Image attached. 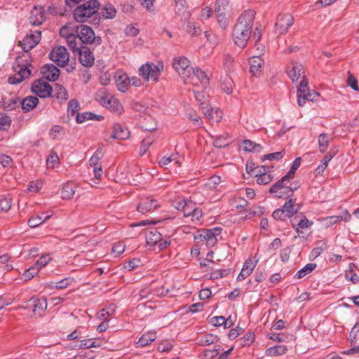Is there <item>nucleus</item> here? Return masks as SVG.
Segmentation results:
<instances>
[{
  "mask_svg": "<svg viewBox=\"0 0 359 359\" xmlns=\"http://www.w3.org/2000/svg\"><path fill=\"white\" fill-rule=\"evenodd\" d=\"M264 27L260 23H256L255 27L252 28L250 34L248 36V42L253 43L252 48L255 49V54L252 55L248 63L250 65V72L252 76L258 77L262 72L264 60L261 55L265 51V46L261 42Z\"/></svg>",
  "mask_w": 359,
  "mask_h": 359,
  "instance_id": "f257e3e1",
  "label": "nucleus"
},
{
  "mask_svg": "<svg viewBox=\"0 0 359 359\" xmlns=\"http://www.w3.org/2000/svg\"><path fill=\"white\" fill-rule=\"evenodd\" d=\"M288 76L292 81H296L301 77V81L297 90V103L299 106L303 107L306 101H314L319 96V94L313 90H309L308 81L304 79V70L302 64L297 62H291L286 69Z\"/></svg>",
  "mask_w": 359,
  "mask_h": 359,
  "instance_id": "f03ea898",
  "label": "nucleus"
},
{
  "mask_svg": "<svg viewBox=\"0 0 359 359\" xmlns=\"http://www.w3.org/2000/svg\"><path fill=\"white\" fill-rule=\"evenodd\" d=\"M31 59L29 55H22L16 57L13 64L15 74L8 79L10 84H18L29 78L32 73Z\"/></svg>",
  "mask_w": 359,
  "mask_h": 359,
  "instance_id": "7ed1b4c3",
  "label": "nucleus"
},
{
  "mask_svg": "<svg viewBox=\"0 0 359 359\" xmlns=\"http://www.w3.org/2000/svg\"><path fill=\"white\" fill-rule=\"evenodd\" d=\"M297 170L290 168L287 173L283 176L280 180L273 184L270 189L269 193L274 194L278 198H287L293 194L294 191L298 188L297 185L288 186L291 179L293 178Z\"/></svg>",
  "mask_w": 359,
  "mask_h": 359,
  "instance_id": "20e7f679",
  "label": "nucleus"
},
{
  "mask_svg": "<svg viewBox=\"0 0 359 359\" xmlns=\"http://www.w3.org/2000/svg\"><path fill=\"white\" fill-rule=\"evenodd\" d=\"M297 170L290 168L287 173L283 176L280 180L273 184L270 189L269 193L274 194L278 198H287L293 194L294 191L298 188L297 185L288 186L291 179L293 178Z\"/></svg>",
  "mask_w": 359,
  "mask_h": 359,
  "instance_id": "39448f33",
  "label": "nucleus"
},
{
  "mask_svg": "<svg viewBox=\"0 0 359 359\" xmlns=\"http://www.w3.org/2000/svg\"><path fill=\"white\" fill-rule=\"evenodd\" d=\"M99 8L100 3L97 0H88L74 8L73 17L77 22H85L97 12Z\"/></svg>",
  "mask_w": 359,
  "mask_h": 359,
  "instance_id": "423d86ee",
  "label": "nucleus"
},
{
  "mask_svg": "<svg viewBox=\"0 0 359 359\" xmlns=\"http://www.w3.org/2000/svg\"><path fill=\"white\" fill-rule=\"evenodd\" d=\"M234 43L243 48L247 46V13L243 11L238 18L232 32Z\"/></svg>",
  "mask_w": 359,
  "mask_h": 359,
  "instance_id": "0eeeda50",
  "label": "nucleus"
},
{
  "mask_svg": "<svg viewBox=\"0 0 359 359\" xmlns=\"http://www.w3.org/2000/svg\"><path fill=\"white\" fill-rule=\"evenodd\" d=\"M96 99L101 105L114 114H121L124 111L123 106L118 99L105 90H99Z\"/></svg>",
  "mask_w": 359,
  "mask_h": 359,
  "instance_id": "6e6552de",
  "label": "nucleus"
},
{
  "mask_svg": "<svg viewBox=\"0 0 359 359\" xmlns=\"http://www.w3.org/2000/svg\"><path fill=\"white\" fill-rule=\"evenodd\" d=\"M163 69L164 65L161 61H158L156 63L148 62L140 67L139 74L147 81L157 82Z\"/></svg>",
  "mask_w": 359,
  "mask_h": 359,
  "instance_id": "1a4fd4ad",
  "label": "nucleus"
},
{
  "mask_svg": "<svg viewBox=\"0 0 359 359\" xmlns=\"http://www.w3.org/2000/svg\"><path fill=\"white\" fill-rule=\"evenodd\" d=\"M195 97L200 102L201 110L208 118L215 122H219L222 118L223 112L219 108H213L208 102L202 101L204 96L201 93L196 91Z\"/></svg>",
  "mask_w": 359,
  "mask_h": 359,
  "instance_id": "9d476101",
  "label": "nucleus"
},
{
  "mask_svg": "<svg viewBox=\"0 0 359 359\" xmlns=\"http://www.w3.org/2000/svg\"><path fill=\"white\" fill-rule=\"evenodd\" d=\"M172 65L183 81L188 80L193 67H191V62L187 57L184 56L174 57Z\"/></svg>",
  "mask_w": 359,
  "mask_h": 359,
  "instance_id": "9b49d317",
  "label": "nucleus"
},
{
  "mask_svg": "<svg viewBox=\"0 0 359 359\" xmlns=\"http://www.w3.org/2000/svg\"><path fill=\"white\" fill-rule=\"evenodd\" d=\"M228 5V0H217L215 3V11L217 23L224 29H226L229 25L227 18Z\"/></svg>",
  "mask_w": 359,
  "mask_h": 359,
  "instance_id": "f8f14e48",
  "label": "nucleus"
},
{
  "mask_svg": "<svg viewBox=\"0 0 359 359\" xmlns=\"http://www.w3.org/2000/svg\"><path fill=\"white\" fill-rule=\"evenodd\" d=\"M184 82L186 84H191L194 86L201 85L203 88H205L208 84L209 78L204 71L196 67L191 69L189 78L188 80H184Z\"/></svg>",
  "mask_w": 359,
  "mask_h": 359,
  "instance_id": "ddd939ff",
  "label": "nucleus"
},
{
  "mask_svg": "<svg viewBox=\"0 0 359 359\" xmlns=\"http://www.w3.org/2000/svg\"><path fill=\"white\" fill-rule=\"evenodd\" d=\"M49 58L58 66L65 67L69 60V54L65 47L58 46L51 50Z\"/></svg>",
  "mask_w": 359,
  "mask_h": 359,
  "instance_id": "4468645a",
  "label": "nucleus"
},
{
  "mask_svg": "<svg viewBox=\"0 0 359 359\" xmlns=\"http://www.w3.org/2000/svg\"><path fill=\"white\" fill-rule=\"evenodd\" d=\"M293 23L294 18L291 14H280L277 18L275 25L276 32L279 34H285Z\"/></svg>",
  "mask_w": 359,
  "mask_h": 359,
  "instance_id": "2eb2a0df",
  "label": "nucleus"
},
{
  "mask_svg": "<svg viewBox=\"0 0 359 359\" xmlns=\"http://www.w3.org/2000/svg\"><path fill=\"white\" fill-rule=\"evenodd\" d=\"M32 91L40 97H48L51 95L52 87L42 79L35 81L32 85Z\"/></svg>",
  "mask_w": 359,
  "mask_h": 359,
  "instance_id": "dca6fc26",
  "label": "nucleus"
},
{
  "mask_svg": "<svg viewBox=\"0 0 359 359\" xmlns=\"http://www.w3.org/2000/svg\"><path fill=\"white\" fill-rule=\"evenodd\" d=\"M251 172L255 174L257 177V182L260 185L268 184L274 178V175L271 172V168L268 166L259 168L257 172L251 168Z\"/></svg>",
  "mask_w": 359,
  "mask_h": 359,
  "instance_id": "f3484780",
  "label": "nucleus"
},
{
  "mask_svg": "<svg viewBox=\"0 0 359 359\" xmlns=\"http://www.w3.org/2000/svg\"><path fill=\"white\" fill-rule=\"evenodd\" d=\"M41 34L39 31L31 32L27 34L22 42H20L22 49L25 52H28L34 48L40 41Z\"/></svg>",
  "mask_w": 359,
  "mask_h": 359,
  "instance_id": "a211bd4d",
  "label": "nucleus"
},
{
  "mask_svg": "<svg viewBox=\"0 0 359 359\" xmlns=\"http://www.w3.org/2000/svg\"><path fill=\"white\" fill-rule=\"evenodd\" d=\"M159 206L160 204L157 200L151 197H147L140 200V202L137 205V210L142 214H146L154 211Z\"/></svg>",
  "mask_w": 359,
  "mask_h": 359,
  "instance_id": "6ab92c4d",
  "label": "nucleus"
},
{
  "mask_svg": "<svg viewBox=\"0 0 359 359\" xmlns=\"http://www.w3.org/2000/svg\"><path fill=\"white\" fill-rule=\"evenodd\" d=\"M79 54V60L81 64L86 67H90L95 62V57L93 52L86 46H81L76 50Z\"/></svg>",
  "mask_w": 359,
  "mask_h": 359,
  "instance_id": "aec40b11",
  "label": "nucleus"
},
{
  "mask_svg": "<svg viewBox=\"0 0 359 359\" xmlns=\"http://www.w3.org/2000/svg\"><path fill=\"white\" fill-rule=\"evenodd\" d=\"M27 307L32 308L34 315L41 316L47 309L46 299L32 297L27 302Z\"/></svg>",
  "mask_w": 359,
  "mask_h": 359,
  "instance_id": "412c9836",
  "label": "nucleus"
},
{
  "mask_svg": "<svg viewBox=\"0 0 359 359\" xmlns=\"http://www.w3.org/2000/svg\"><path fill=\"white\" fill-rule=\"evenodd\" d=\"M114 81L117 89L125 93L128 90L129 87V76L123 71L118 69L114 74Z\"/></svg>",
  "mask_w": 359,
  "mask_h": 359,
  "instance_id": "4be33fe9",
  "label": "nucleus"
},
{
  "mask_svg": "<svg viewBox=\"0 0 359 359\" xmlns=\"http://www.w3.org/2000/svg\"><path fill=\"white\" fill-rule=\"evenodd\" d=\"M77 36L83 43H92L95 40V34L91 27L87 25L79 27Z\"/></svg>",
  "mask_w": 359,
  "mask_h": 359,
  "instance_id": "5701e85b",
  "label": "nucleus"
},
{
  "mask_svg": "<svg viewBox=\"0 0 359 359\" xmlns=\"http://www.w3.org/2000/svg\"><path fill=\"white\" fill-rule=\"evenodd\" d=\"M41 73L45 79L50 81H56L60 75L59 69L53 64H48L43 66Z\"/></svg>",
  "mask_w": 359,
  "mask_h": 359,
  "instance_id": "b1692460",
  "label": "nucleus"
},
{
  "mask_svg": "<svg viewBox=\"0 0 359 359\" xmlns=\"http://www.w3.org/2000/svg\"><path fill=\"white\" fill-rule=\"evenodd\" d=\"M222 231V229L219 226L205 229V234H208V236L205 238V244L207 247L212 248L217 244L218 237L220 236Z\"/></svg>",
  "mask_w": 359,
  "mask_h": 359,
  "instance_id": "393cba45",
  "label": "nucleus"
},
{
  "mask_svg": "<svg viewBox=\"0 0 359 359\" xmlns=\"http://www.w3.org/2000/svg\"><path fill=\"white\" fill-rule=\"evenodd\" d=\"M145 235L147 243L151 246L158 245L162 240L161 233L154 227L147 229Z\"/></svg>",
  "mask_w": 359,
  "mask_h": 359,
  "instance_id": "a878e982",
  "label": "nucleus"
},
{
  "mask_svg": "<svg viewBox=\"0 0 359 359\" xmlns=\"http://www.w3.org/2000/svg\"><path fill=\"white\" fill-rule=\"evenodd\" d=\"M79 26L75 25L73 22H69L65 25L60 31V34L63 38L72 39L73 36L78 34Z\"/></svg>",
  "mask_w": 359,
  "mask_h": 359,
  "instance_id": "bb28decb",
  "label": "nucleus"
},
{
  "mask_svg": "<svg viewBox=\"0 0 359 359\" xmlns=\"http://www.w3.org/2000/svg\"><path fill=\"white\" fill-rule=\"evenodd\" d=\"M157 337L156 332L154 331H149L144 334L139 339L136 343V347L142 348L151 344Z\"/></svg>",
  "mask_w": 359,
  "mask_h": 359,
  "instance_id": "cd10ccee",
  "label": "nucleus"
},
{
  "mask_svg": "<svg viewBox=\"0 0 359 359\" xmlns=\"http://www.w3.org/2000/svg\"><path fill=\"white\" fill-rule=\"evenodd\" d=\"M43 21V12L41 8L34 7L29 16V22L33 25H41Z\"/></svg>",
  "mask_w": 359,
  "mask_h": 359,
  "instance_id": "c85d7f7f",
  "label": "nucleus"
},
{
  "mask_svg": "<svg viewBox=\"0 0 359 359\" xmlns=\"http://www.w3.org/2000/svg\"><path fill=\"white\" fill-rule=\"evenodd\" d=\"M38 103L39 99L36 97L27 96L21 102L22 109L25 112L30 111L37 106Z\"/></svg>",
  "mask_w": 359,
  "mask_h": 359,
  "instance_id": "c756f323",
  "label": "nucleus"
},
{
  "mask_svg": "<svg viewBox=\"0 0 359 359\" xmlns=\"http://www.w3.org/2000/svg\"><path fill=\"white\" fill-rule=\"evenodd\" d=\"M218 340L219 339L216 335L212 334H205L197 337L196 339V344L199 346H205L215 344Z\"/></svg>",
  "mask_w": 359,
  "mask_h": 359,
  "instance_id": "7c9ffc66",
  "label": "nucleus"
},
{
  "mask_svg": "<svg viewBox=\"0 0 359 359\" xmlns=\"http://www.w3.org/2000/svg\"><path fill=\"white\" fill-rule=\"evenodd\" d=\"M76 191V186L72 182H67L64 184L62 191L61 196L63 199L70 200L73 198Z\"/></svg>",
  "mask_w": 359,
  "mask_h": 359,
  "instance_id": "2f4dec72",
  "label": "nucleus"
},
{
  "mask_svg": "<svg viewBox=\"0 0 359 359\" xmlns=\"http://www.w3.org/2000/svg\"><path fill=\"white\" fill-rule=\"evenodd\" d=\"M103 118L102 116L95 114L92 112L86 111L81 114H76V121L79 123H82L86 120H97L100 121Z\"/></svg>",
  "mask_w": 359,
  "mask_h": 359,
  "instance_id": "473e14b6",
  "label": "nucleus"
},
{
  "mask_svg": "<svg viewBox=\"0 0 359 359\" xmlns=\"http://www.w3.org/2000/svg\"><path fill=\"white\" fill-rule=\"evenodd\" d=\"M287 351L285 345H277L268 348L266 350V355L268 356H278L284 355Z\"/></svg>",
  "mask_w": 359,
  "mask_h": 359,
  "instance_id": "72a5a7b5",
  "label": "nucleus"
},
{
  "mask_svg": "<svg viewBox=\"0 0 359 359\" xmlns=\"http://www.w3.org/2000/svg\"><path fill=\"white\" fill-rule=\"evenodd\" d=\"M212 144L217 148H224L230 144L231 140L229 136H210Z\"/></svg>",
  "mask_w": 359,
  "mask_h": 359,
  "instance_id": "f704fd0d",
  "label": "nucleus"
},
{
  "mask_svg": "<svg viewBox=\"0 0 359 359\" xmlns=\"http://www.w3.org/2000/svg\"><path fill=\"white\" fill-rule=\"evenodd\" d=\"M203 212L201 208L194 210L190 215L189 218H187V222H191L194 225H201L203 222Z\"/></svg>",
  "mask_w": 359,
  "mask_h": 359,
  "instance_id": "c9c22d12",
  "label": "nucleus"
},
{
  "mask_svg": "<svg viewBox=\"0 0 359 359\" xmlns=\"http://www.w3.org/2000/svg\"><path fill=\"white\" fill-rule=\"evenodd\" d=\"M316 264L314 263L307 264L305 266L297 271L295 274V277L297 278H302L306 275L312 272L316 268Z\"/></svg>",
  "mask_w": 359,
  "mask_h": 359,
  "instance_id": "e433bc0d",
  "label": "nucleus"
},
{
  "mask_svg": "<svg viewBox=\"0 0 359 359\" xmlns=\"http://www.w3.org/2000/svg\"><path fill=\"white\" fill-rule=\"evenodd\" d=\"M12 198L8 195L0 199V212H7L12 205Z\"/></svg>",
  "mask_w": 359,
  "mask_h": 359,
  "instance_id": "4c0bfd02",
  "label": "nucleus"
},
{
  "mask_svg": "<svg viewBox=\"0 0 359 359\" xmlns=\"http://www.w3.org/2000/svg\"><path fill=\"white\" fill-rule=\"evenodd\" d=\"M116 10L111 4H107L102 8V15L106 19H112L116 16Z\"/></svg>",
  "mask_w": 359,
  "mask_h": 359,
  "instance_id": "58836bf2",
  "label": "nucleus"
},
{
  "mask_svg": "<svg viewBox=\"0 0 359 359\" xmlns=\"http://www.w3.org/2000/svg\"><path fill=\"white\" fill-rule=\"evenodd\" d=\"M80 109V104L79 101L75 99L71 100L67 106V114L68 116H74L78 114L77 112Z\"/></svg>",
  "mask_w": 359,
  "mask_h": 359,
  "instance_id": "ea45409f",
  "label": "nucleus"
},
{
  "mask_svg": "<svg viewBox=\"0 0 359 359\" xmlns=\"http://www.w3.org/2000/svg\"><path fill=\"white\" fill-rule=\"evenodd\" d=\"M50 217V215L46 216L44 219H43L42 217L39 215L33 216L28 220L27 224L31 228H35L43 224L46 220L48 219Z\"/></svg>",
  "mask_w": 359,
  "mask_h": 359,
  "instance_id": "a19ab883",
  "label": "nucleus"
},
{
  "mask_svg": "<svg viewBox=\"0 0 359 359\" xmlns=\"http://www.w3.org/2000/svg\"><path fill=\"white\" fill-rule=\"evenodd\" d=\"M318 246L314 248L309 255L310 259H315L320 256L325 250L326 244L325 243L319 242Z\"/></svg>",
  "mask_w": 359,
  "mask_h": 359,
  "instance_id": "79ce46f5",
  "label": "nucleus"
},
{
  "mask_svg": "<svg viewBox=\"0 0 359 359\" xmlns=\"http://www.w3.org/2000/svg\"><path fill=\"white\" fill-rule=\"evenodd\" d=\"M154 142L153 136H147L142 141L141 147L140 149V155L143 156L147 151L149 146Z\"/></svg>",
  "mask_w": 359,
  "mask_h": 359,
  "instance_id": "37998d69",
  "label": "nucleus"
},
{
  "mask_svg": "<svg viewBox=\"0 0 359 359\" xmlns=\"http://www.w3.org/2000/svg\"><path fill=\"white\" fill-rule=\"evenodd\" d=\"M196 209H199V208L196 207L194 202L188 201L182 212H183L184 217L185 218H189L191 214L194 210H196Z\"/></svg>",
  "mask_w": 359,
  "mask_h": 359,
  "instance_id": "c03bdc74",
  "label": "nucleus"
},
{
  "mask_svg": "<svg viewBox=\"0 0 359 359\" xmlns=\"http://www.w3.org/2000/svg\"><path fill=\"white\" fill-rule=\"evenodd\" d=\"M282 209L284 210L288 217H292L297 212V210L294 209V201L292 199H290L288 201L285 202Z\"/></svg>",
  "mask_w": 359,
  "mask_h": 359,
  "instance_id": "a18cd8bd",
  "label": "nucleus"
},
{
  "mask_svg": "<svg viewBox=\"0 0 359 359\" xmlns=\"http://www.w3.org/2000/svg\"><path fill=\"white\" fill-rule=\"evenodd\" d=\"M285 154V149L281 150L280 151L274 152L271 154H269L264 156H262L261 159L264 161L265 160H269V161H279L281 159Z\"/></svg>",
  "mask_w": 359,
  "mask_h": 359,
  "instance_id": "49530a36",
  "label": "nucleus"
},
{
  "mask_svg": "<svg viewBox=\"0 0 359 359\" xmlns=\"http://www.w3.org/2000/svg\"><path fill=\"white\" fill-rule=\"evenodd\" d=\"M142 264V261L139 258H133L125 263L123 268L128 271H132L140 266Z\"/></svg>",
  "mask_w": 359,
  "mask_h": 359,
  "instance_id": "de8ad7c7",
  "label": "nucleus"
},
{
  "mask_svg": "<svg viewBox=\"0 0 359 359\" xmlns=\"http://www.w3.org/2000/svg\"><path fill=\"white\" fill-rule=\"evenodd\" d=\"M350 270L346 271L345 273V278L347 280L351 281L353 283L356 284L359 283V276L355 273H353L352 266H355V264L353 263H351L350 265Z\"/></svg>",
  "mask_w": 359,
  "mask_h": 359,
  "instance_id": "09e8293b",
  "label": "nucleus"
},
{
  "mask_svg": "<svg viewBox=\"0 0 359 359\" xmlns=\"http://www.w3.org/2000/svg\"><path fill=\"white\" fill-rule=\"evenodd\" d=\"M120 133L130 134V131L124 124L116 123L113 125L112 135H118Z\"/></svg>",
  "mask_w": 359,
  "mask_h": 359,
  "instance_id": "8fccbe9b",
  "label": "nucleus"
},
{
  "mask_svg": "<svg viewBox=\"0 0 359 359\" xmlns=\"http://www.w3.org/2000/svg\"><path fill=\"white\" fill-rule=\"evenodd\" d=\"M213 14V10L211 7L207 6L202 8L201 13L198 17V20L201 22H204L208 20Z\"/></svg>",
  "mask_w": 359,
  "mask_h": 359,
  "instance_id": "3c124183",
  "label": "nucleus"
},
{
  "mask_svg": "<svg viewBox=\"0 0 359 359\" xmlns=\"http://www.w3.org/2000/svg\"><path fill=\"white\" fill-rule=\"evenodd\" d=\"M269 338L278 342L286 341L292 335L286 334L285 333H271L269 334Z\"/></svg>",
  "mask_w": 359,
  "mask_h": 359,
  "instance_id": "603ef678",
  "label": "nucleus"
},
{
  "mask_svg": "<svg viewBox=\"0 0 359 359\" xmlns=\"http://www.w3.org/2000/svg\"><path fill=\"white\" fill-rule=\"evenodd\" d=\"M60 160L57 154L55 151H51L48 155L46 164L48 167L55 168V166L59 164Z\"/></svg>",
  "mask_w": 359,
  "mask_h": 359,
  "instance_id": "864d4df0",
  "label": "nucleus"
},
{
  "mask_svg": "<svg viewBox=\"0 0 359 359\" xmlns=\"http://www.w3.org/2000/svg\"><path fill=\"white\" fill-rule=\"evenodd\" d=\"M187 117L193 121L194 123L198 125L200 123V116L195 110L191 108H188L186 111Z\"/></svg>",
  "mask_w": 359,
  "mask_h": 359,
  "instance_id": "5fc2aeb1",
  "label": "nucleus"
},
{
  "mask_svg": "<svg viewBox=\"0 0 359 359\" xmlns=\"http://www.w3.org/2000/svg\"><path fill=\"white\" fill-rule=\"evenodd\" d=\"M39 273L38 267L34 265L29 268L22 275L25 281H27L34 278Z\"/></svg>",
  "mask_w": 359,
  "mask_h": 359,
  "instance_id": "6e6d98bb",
  "label": "nucleus"
},
{
  "mask_svg": "<svg viewBox=\"0 0 359 359\" xmlns=\"http://www.w3.org/2000/svg\"><path fill=\"white\" fill-rule=\"evenodd\" d=\"M125 248L126 245L123 242H116L112 246L111 252L115 257H118L125 251Z\"/></svg>",
  "mask_w": 359,
  "mask_h": 359,
  "instance_id": "4d7b16f0",
  "label": "nucleus"
},
{
  "mask_svg": "<svg viewBox=\"0 0 359 359\" xmlns=\"http://www.w3.org/2000/svg\"><path fill=\"white\" fill-rule=\"evenodd\" d=\"M292 226L296 229L297 231H299V229H306L309 227V226L313 224L312 222H310L308 219L306 217H304L303 219H301L297 224H295L294 222H292Z\"/></svg>",
  "mask_w": 359,
  "mask_h": 359,
  "instance_id": "13d9d810",
  "label": "nucleus"
},
{
  "mask_svg": "<svg viewBox=\"0 0 359 359\" xmlns=\"http://www.w3.org/2000/svg\"><path fill=\"white\" fill-rule=\"evenodd\" d=\"M187 32L192 36H197L201 33V29L200 27H197L194 22H189L187 27Z\"/></svg>",
  "mask_w": 359,
  "mask_h": 359,
  "instance_id": "bf43d9fd",
  "label": "nucleus"
},
{
  "mask_svg": "<svg viewBox=\"0 0 359 359\" xmlns=\"http://www.w3.org/2000/svg\"><path fill=\"white\" fill-rule=\"evenodd\" d=\"M222 90L226 94L232 93V81L230 78H226L220 84Z\"/></svg>",
  "mask_w": 359,
  "mask_h": 359,
  "instance_id": "052dcab7",
  "label": "nucleus"
},
{
  "mask_svg": "<svg viewBox=\"0 0 359 359\" xmlns=\"http://www.w3.org/2000/svg\"><path fill=\"white\" fill-rule=\"evenodd\" d=\"M51 260V258L50 257L49 255H45L40 257L34 264V266L38 267V270L39 268L46 266Z\"/></svg>",
  "mask_w": 359,
  "mask_h": 359,
  "instance_id": "680f3d73",
  "label": "nucleus"
},
{
  "mask_svg": "<svg viewBox=\"0 0 359 359\" xmlns=\"http://www.w3.org/2000/svg\"><path fill=\"white\" fill-rule=\"evenodd\" d=\"M0 164L4 168H11L13 164V159L11 156L6 154H0Z\"/></svg>",
  "mask_w": 359,
  "mask_h": 359,
  "instance_id": "e2e57ef3",
  "label": "nucleus"
},
{
  "mask_svg": "<svg viewBox=\"0 0 359 359\" xmlns=\"http://www.w3.org/2000/svg\"><path fill=\"white\" fill-rule=\"evenodd\" d=\"M208 234H205V229H198L194 233V239L196 243L205 242V238Z\"/></svg>",
  "mask_w": 359,
  "mask_h": 359,
  "instance_id": "0e129e2a",
  "label": "nucleus"
},
{
  "mask_svg": "<svg viewBox=\"0 0 359 359\" xmlns=\"http://www.w3.org/2000/svg\"><path fill=\"white\" fill-rule=\"evenodd\" d=\"M328 142L329 139L328 136H319L318 139V144H319V149L321 153L325 152L328 147Z\"/></svg>",
  "mask_w": 359,
  "mask_h": 359,
  "instance_id": "69168bd1",
  "label": "nucleus"
},
{
  "mask_svg": "<svg viewBox=\"0 0 359 359\" xmlns=\"http://www.w3.org/2000/svg\"><path fill=\"white\" fill-rule=\"evenodd\" d=\"M73 279L72 278H65L60 281L55 283V287L57 289H64L67 287L72 283Z\"/></svg>",
  "mask_w": 359,
  "mask_h": 359,
  "instance_id": "338daca9",
  "label": "nucleus"
},
{
  "mask_svg": "<svg viewBox=\"0 0 359 359\" xmlns=\"http://www.w3.org/2000/svg\"><path fill=\"white\" fill-rule=\"evenodd\" d=\"M264 212V208L262 206L251 207L250 209H248V216H259L262 215Z\"/></svg>",
  "mask_w": 359,
  "mask_h": 359,
  "instance_id": "774afa93",
  "label": "nucleus"
}]
</instances>
